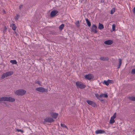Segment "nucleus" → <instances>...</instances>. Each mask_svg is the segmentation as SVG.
Returning a JSON list of instances; mask_svg holds the SVG:
<instances>
[{
	"label": "nucleus",
	"mask_w": 135,
	"mask_h": 135,
	"mask_svg": "<svg viewBox=\"0 0 135 135\" xmlns=\"http://www.w3.org/2000/svg\"><path fill=\"white\" fill-rule=\"evenodd\" d=\"M26 91L23 89H19L15 91V94L18 95L22 96L25 95Z\"/></svg>",
	"instance_id": "obj_1"
},
{
	"label": "nucleus",
	"mask_w": 135,
	"mask_h": 135,
	"mask_svg": "<svg viewBox=\"0 0 135 135\" xmlns=\"http://www.w3.org/2000/svg\"><path fill=\"white\" fill-rule=\"evenodd\" d=\"M76 84L77 88L83 89L85 88L86 86L81 82L77 81L76 83Z\"/></svg>",
	"instance_id": "obj_2"
},
{
	"label": "nucleus",
	"mask_w": 135,
	"mask_h": 135,
	"mask_svg": "<svg viewBox=\"0 0 135 135\" xmlns=\"http://www.w3.org/2000/svg\"><path fill=\"white\" fill-rule=\"evenodd\" d=\"M36 90L38 91L41 92H47L48 90L47 89H46L42 87H40L37 88L36 89Z\"/></svg>",
	"instance_id": "obj_3"
},
{
	"label": "nucleus",
	"mask_w": 135,
	"mask_h": 135,
	"mask_svg": "<svg viewBox=\"0 0 135 135\" xmlns=\"http://www.w3.org/2000/svg\"><path fill=\"white\" fill-rule=\"evenodd\" d=\"M86 102L89 105H91L94 107H95L97 106L96 104L93 101L88 100L86 101Z\"/></svg>",
	"instance_id": "obj_4"
},
{
	"label": "nucleus",
	"mask_w": 135,
	"mask_h": 135,
	"mask_svg": "<svg viewBox=\"0 0 135 135\" xmlns=\"http://www.w3.org/2000/svg\"><path fill=\"white\" fill-rule=\"evenodd\" d=\"M54 121V120L52 118L50 117H47L44 119V122L45 123L46 122L51 123L53 122Z\"/></svg>",
	"instance_id": "obj_5"
},
{
	"label": "nucleus",
	"mask_w": 135,
	"mask_h": 135,
	"mask_svg": "<svg viewBox=\"0 0 135 135\" xmlns=\"http://www.w3.org/2000/svg\"><path fill=\"white\" fill-rule=\"evenodd\" d=\"M84 77L85 79L89 80L93 79L94 78L93 75L90 74L85 75Z\"/></svg>",
	"instance_id": "obj_6"
},
{
	"label": "nucleus",
	"mask_w": 135,
	"mask_h": 135,
	"mask_svg": "<svg viewBox=\"0 0 135 135\" xmlns=\"http://www.w3.org/2000/svg\"><path fill=\"white\" fill-rule=\"evenodd\" d=\"M97 28V27L94 24H93L91 28V31L94 33H97V31L96 30Z\"/></svg>",
	"instance_id": "obj_7"
},
{
	"label": "nucleus",
	"mask_w": 135,
	"mask_h": 135,
	"mask_svg": "<svg viewBox=\"0 0 135 135\" xmlns=\"http://www.w3.org/2000/svg\"><path fill=\"white\" fill-rule=\"evenodd\" d=\"M58 12V11L56 10H54L52 11L50 13V16L51 17H53L57 14Z\"/></svg>",
	"instance_id": "obj_8"
},
{
	"label": "nucleus",
	"mask_w": 135,
	"mask_h": 135,
	"mask_svg": "<svg viewBox=\"0 0 135 135\" xmlns=\"http://www.w3.org/2000/svg\"><path fill=\"white\" fill-rule=\"evenodd\" d=\"M104 43L106 45H111L113 43V41L112 40H108L105 41Z\"/></svg>",
	"instance_id": "obj_9"
},
{
	"label": "nucleus",
	"mask_w": 135,
	"mask_h": 135,
	"mask_svg": "<svg viewBox=\"0 0 135 135\" xmlns=\"http://www.w3.org/2000/svg\"><path fill=\"white\" fill-rule=\"evenodd\" d=\"M7 102H13L15 101V99L11 97H7Z\"/></svg>",
	"instance_id": "obj_10"
},
{
	"label": "nucleus",
	"mask_w": 135,
	"mask_h": 135,
	"mask_svg": "<svg viewBox=\"0 0 135 135\" xmlns=\"http://www.w3.org/2000/svg\"><path fill=\"white\" fill-rule=\"evenodd\" d=\"M104 131L102 130H97L95 131V133L96 134H102L105 133Z\"/></svg>",
	"instance_id": "obj_11"
},
{
	"label": "nucleus",
	"mask_w": 135,
	"mask_h": 135,
	"mask_svg": "<svg viewBox=\"0 0 135 135\" xmlns=\"http://www.w3.org/2000/svg\"><path fill=\"white\" fill-rule=\"evenodd\" d=\"M6 76V77L12 75L13 74V72L12 71H9L5 73Z\"/></svg>",
	"instance_id": "obj_12"
},
{
	"label": "nucleus",
	"mask_w": 135,
	"mask_h": 135,
	"mask_svg": "<svg viewBox=\"0 0 135 135\" xmlns=\"http://www.w3.org/2000/svg\"><path fill=\"white\" fill-rule=\"evenodd\" d=\"M58 115V114L56 113H54L51 114V116L54 119H56Z\"/></svg>",
	"instance_id": "obj_13"
},
{
	"label": "nucleus",
	"mask_w": 135,
	"mask_h": 135,
	"mask_svg": "<svg viewBox=\"0 0 135 135\" xmlns=\"http://www.w3.org/2000/svg\"><path fill=\"white\" fill-rule=\"evenodd\" d=\"M7 97H3L0 98V102L2 101H7Z\"/></svg>",
	"instance_id": "obj_14"
},
{
	"label": "nucleus",
	"mask_w": 135,
	"mask_h": 135,
	"mask_svg": "<svg viewBox=\"0 0 135 135\" xmlns=\"http://www.w3.org/2000/svg\"><path fill=\"white\" fill-rule=\"evenodd\" d=\"M100 59L104 61H107L108 60V58L107 57H101L100 58Z\"/></svg>",
	"instance_id": "obj_15"
},
{
	"label": "nucleus",
	"mask_w": 135,
	"mask_h": 135,
	"mask_svg": "<svg viewBox=\"0 0 135 135\" xmlns=\"http://www.w3.org/2000/svg\"><path fill=\"white\" fill-rule=\"evenodd\" d=\"M104 28V26L103 25L100 23H99V26L98 27V28L99 30H102Z\"/></svg>",
	"instance_id": "obj_16"
},
{
	"label": "nucleus",
	"mask_w": 135,
	"mask_h": 135,
	"mask_svg": "<svg viewBox=\"0 0 135 135\" xmlns=\"http://www.w3.org/2000/svg\"><path fill=\"white\" fill-rule=\"evenodd\" d=\"M10 27H12V29L14 30H16V29L17 28V27L16 25L15 24H12L10 26Z\"/></svg>",
	"instance_id": "obj_17"
},
{
	"label": "nucleus",
	"mask_w": 135,
	"mask_h": 135,
	"mask_svg": "<svg viewBox=\"0 0 135 135\" xmlns=\"http://www.w3.org/2000/svg\"><path fill=\"white\" fill-rule=\"evenodd\" d=\"M128 98L130 100L133 101H135V97H128Z\"/></svg>",
	"instance_id": "obj_18"
},
{
	"label": "nucleus",
	"mask_w": 135,
	"mask_h": 135,
	"mask_svg": "<svg viewBox=\"0 0 135 135\" xmlns=\"http://www.w3.org/2000/svg\"><path fill=\"white\" fill-rule=\"evenodd\" d=\"M85 20L88 26L89 27H90L91 25V24L90 21L87 18L85 19Z\"/></svg>",
	"instance_id": "obj_19"
},
{
	"label": "nucleus",
	"mask_w": 135,
	"mask_h": 135,
	"mask_svg": "<svg viewBox=\"0 0 135 135\" xmlns=\"http://www.w3.org/2000/svg\"><path fill=\"white\" fill-rule=\"evenodd\" d=\"M100 96L101 97V98L102 97H104L105 98H107L108 97V95L107 94H101L100 95Z\"/></svg>",
	"instance_id": "obj_20"
},
{
	"label": "nucleus",
	"mask_w": 135,
	"mask_h": 135,
	"mask_svg": "<svg viewBox=\"0 0 135 135\" xmlns=\"http://www.w3.org/2000/svg\"><path fill=\"white\" fill-rule=\"evenodd\" d=\"M64 25L63 24H62L59 27V28L60 30H62L63 28H64Z\"/></svg>",
	"instance_id": "obj_21"
},
{
	"label": "nucleus",
	"mask_w": 135,
	"mask_h": 135,
	"mask_svg": "<svg viewBox=\"0 0 135 135\" xmlns=\"http://www.w3.org/2000/svg\"><path fill=\"white\" fill-rule=\"evenodd\" d=\"M10 62L13 64H16L17 63V62L15 60H11Z\"/></svg>",
	"instance_id": "obj_22"
},
{
	"label": "nucleus",
	"mask_w": 135,
	"mask_h": 135,
	"mask_svg": "<svg viewBox=\"0 0 135 135\" xmlns=\"http://www.w3.org/2000/svg\"><path fill=\"white\" fill-rule=\"evenodd\" d=\"M115 122V121L114 120V119L112 118V117H111L110 119V124H113Z\"/></svg>",
	"instance_id": "obj_23"
},
{
	"label": "nucleus",
	"mask_w": 135,
	"mask_h": 135,
	"mask_svg": "<svg viewBox=\"0 0 135 135\" xmlns=\"http://www.w3.org/2000/svg\"><path fill=\"white\" fill-rule=\"evenodd\" d=\"M95 97L97 98V99H98L100 100V98H101V97L100 96V95H99L98 94H95Z\"/></svg>",
	"instance_id": "obj_24"
},
{
	"label": "nucleus",
	"mask_w": 135,
	"mask_h": 135,
	"mask_svg": "<svg viewBox=\"0 0 135 135\" xmlns=\"http://www.w3.org/2000/svg\"><path fill=\"white\" fill-rule=\"evenodd\" d=\"M109 82H108V80L107 81H106L105 80L103 82V83L105 85H106L107 86H108L109 84Z\"/></svg>",
	"instance_id": "obj_25"
},
{
	"label": "nucleus",
	"mask_w": 135,
	"mask_h": 135,
	"mask_svg": "<svg viewBox=\"0 0 135 135\" xmlns=\"http://www.w3.org/2000/svg\"><path fill=\"white\" fill-rule=\"evenodd\" d=\"M116 27V25L115 24H113L112 25V31H114L115 30V28Z\"/></svg>",
	"instance_id": "obj_26"
},
{
	"label": "nucleus",
	"mask_w": 135,
	"mask_h": 135,
	"mask_svg": "<svg viewBox=\"0 0 135 135\" xmlns=\"http://www.w3.org/2000/svg\"><path fill=\"white\" fill-rule=\"evenodd\" d=\"M75 24L76 25V26L78 28H79L80 26L79 25V21H78L77 22H76Z\"/></svg>",
	"instance_id": "obj_27"
},
{
	"label": "nucleus",
	"mask_w": 135,
	"mask_h": 135,
	"mask_svg": "<svg viewBox=\"0 0 135 135\" xmlns=\"http://www.w3.org/2000/svg\"><path fill=\"white\" fill-rule=\"evenodd\" d=\"M5 77H6V76L5 73H4L2 75L1 78L2 79H4Z\"/></svg>",
	"instance_id": "obj_28"
},
{
	"label": "nucleus",
	"mask_w": 135,
	"mask_h": 135,
	"mask_svg": "<svg viewBox=\"0 0 135 135\" xmlns=\"http://www.w3.org/2000/svg\"><path fill=\"white\" fill-rule=\"evenodd\" d=\"M60 125L61 127L68 129L67 127L64 124H61Z\"/></svg>",
	"instance_id": "obj_29"
},
{
	"label": "nucleus",
	"mask_w": 135,
	"mask_h": 135,
	"mask_svg": "<svg viewBox=\"0 0 135 135\" xmlns=\"http://www.w3.org/2000/svg\"><path fill=\"white\" fill-rule=\"evenodd\" d=\"M7 30V28L5 26L3 29V33H5L6 32Z\"/></svg>",
	"instance_id": "obj_30"
},
{
	"label": "nucleus",
	"mask_w": 135,
	"mask_h": 135,
	"mask_svg": "<svg viewBox=\"0 0 135 135\" xmlns=\"http://www.w3.org/2000/svg\"><path fill=\"white\" fill-rule=\"evenodd\" d=\"M16 131L18 132H21L22 133H23L24 132V131L23 130H22L21 129H16Z\"/></svg>",
	"instance_id": "obj_31"
},
{
	"label": "nucleus",
	"mask_w": 135,
	"mask_h": 135,
	"mask_svg": "<svg viewBox=\"0 0 135 135\" xmlns=\"http://www.w3.org/2000/svg\"><path fill=\"white\" fill-rule=\"evenodd\" d=\"M116 113H115L113 114V116L111 117H112V118H113L114 119L116 118Z\"/></svg>",
	"instance_id": "obj_32"
},
{
	"label": "nucleus",
	"mask_w": 135,
	"mask_h": 135,
	"mask_svg": "<svg viewBox=\"0 0 135 135\" xmlns=\"http://www.w3.org/2000/svg\"><path fill=\"white\" fill-rule=\"evenodd\" d=\"M20 16L18 15H16V16L15 17V19L16 20H18V19L19 18Z\"/></svg>",
	"instance_id": "obj_33"
},
{
	"label": "nucleus",
	"mask_w": 135,
	"mask_h": 135,
	"mask_svg": "<svg viewBox=\"0 0 135 135\" xmlns=\"http://www.w3.org/2000/svg\"><path fill=\"white\" fill-rule=\"evenodd\" d=\"M131 73L132 74H135V69H133L132 70Z\"/></svg>",
	"instance_id": "obj_34"
},
{
	"label": "nucleus",
	"mask_w": 135,
	"mask_h": 135,
	"mask_svg": "<svg viewBox=\"0 0 135 135\" xmlns=\"http://www.w3.org/2000/svg\"><path fill=\"white\" fill-rule=\"evenodd\" d=\"M115 12V11L114 9H112L110 11V13L113 14Z\"/></svg>",
	"instance_id": "obj_35"
},
{
	"label": "nucleus",
	"mask_w": 135,
	"mask_h": 135,
	"mask_svg": "<svg viewBox=\"0 0 135 135\" xmlns=\"http://www.w3.org/2000/svg\"><path fill=\"white\" fill-rule=\"evenodd\" d=\"M35 83L36 84H37L38 85H40L41 84V83L39 81H36L35 82Z\"/></svg>",
	"instance_id": "obj_36"
},
{
	"label": "nucleus",
	"mask_w": 135,
	"mask_h": 135,
	"mask_svg": "<svg viewBox=\"0 0 135 135\" xmlns=\"http://www.w3.org/2000/svg\"><path fill=\"white\" fill-rule=\"evenodd\" d=\"M100 100L101 101V102L102 103H104V102H105L104 100L102 99V98H100V100Z\"/></svg>",
	"instance_id": "obj_37"
},
{
	"label": "nucleus",
	"mask_w": 135,
	"mask_h": 135,
	"mask_svg": "<svg viewBox=\"0 0 135 135\" xmlns=\"http://www.w3.org/2000/svg\"><path fill=\"white\" fill-rule=\"evenodd\" d=\"M108 81L109 82V84L110 83H112L113 82V81L112 80H108Z\"/></svg>",
	"instance_id": "obj_38"
},
{
	"label": "nucleus",
	"mask_w": 135,
	"mask_h": 135,
	"mask_svg": "<svg viewBox=\"0 0 135 135\" xmlns=\"http://www.w3.org/2000/svg\"><path fill=\"white\" fill-rule=\"evenodd\" d=\"M122 59H119V63L120 64H122Z\"/></svg>",
	"instance_id": "obj_39"
},
{
	"label": "nucleus",
	"mask_w": 135,
	"mask_h": 135,
	"mask_svg": "<svg viewBox=\"0 0 135 135\" xmlns=\"http://www.w3.org/2000/svg\"><path fill=\"white\" fill-rule=\"evenodd\" d=\"M23 7V5L22 4H21L20 5L19 7V9H21V8Z\"/></svg>",
	"instance_id": "obj_40"
},
{
	"label": "nucleus",
	"mask_w": 135,
	"mask_h": 135,
	"mask_svg": "<svg viewBox=\"0 0 135 135\" xmlns=\"http://www.w3.org/2000/svg\"><path fill=\"white\" fill-rule=\"evenodd\" d=\"M121 64L119 63L118 66V67L117 68L119 69L120 68V66H121Z\"/></svg>",
	"instance_id": "obj_41"
},
{
	"label": "nucleus",
	"mask_w": 135,
	"mask_h": 135,
	"mask_svg": "<svg viewBox=\"0 0 135 135\" xmlns=\"http://www.w3.org/2000/svg\"><path fill=\"white\" fill-rule=\"evenodd\" d=\"M133 13H135V7L133 9Z\"/></svg>",
	"instance_id": "obj_42"
},
{
	"label": "nucleus",
	"mask_w": 135,
	"mask_h": 135,
	"mask_svg": "<svg viewBox=\"0 0 135 135\" xmlns=\"http://www.w3.org/2000/svg\"><path fill=\"white\" fill-rule=\"evenodd\" d=\"M52 33L53 35H56L57 34V33L55 32H53Z\"/></svg>",
	"instance_id": "obj_43"
},
{
	"label": "nucleus",
	"mask_w": 135,
	"mask_h": 135,
	"mask_svg": "<svg viewBox=\"0 0 135 135\" xmlns=\"http://www.w3.org/2000/svg\"><path fill=\"white\" fill-rule=\"evenodd\" d=\"M14 32H15V33H16V31H15V30L14 31Z\"/></svg>",
	"instance_id": "obj_44"
}]
</instances>
